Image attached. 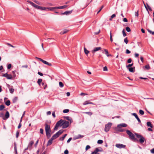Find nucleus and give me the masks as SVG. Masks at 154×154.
Instances as JSON below:
<instances>
[{
	"instance_id": "nucleus-1",
	"label": "nucleus",
	"mask_w": 154,
	"mask_h": 154,
	"mask_svg": "<svg viewBox=\"0 0 154 154\" xmlns=\"http://www.w3.org/2000/svg\"><path fill=\"white\" fill-rule=\"evenodd\" d=\"M126 133L128 135L129 138L133 141L135 142H138L139 141L140 143H143L145 140V138L141 135L138 134L137 133H135V134L136 137L139 139H137L135 137L134 135L130 131L127 130L126 131Z\"/></svg>"
},
{
	"instance_id": "nucleus-2",
	"label": "nucleus",
	"mask_w": 154,
	"mask_h": 154,
	"mask_svg": "<svg viewBox=\"0 0 154 154\" xmlns=\"http://www.w3.org/2000/svg\"><path fill=\"white\" fill-rule=\"evenodd\" d=\"M27 2L30 3L32 6L37 9H39L41 10L46 11V7L40 6L36 5L30 1H27Z\"/></svg>"
},
{
	"instance_id": "nucleus-3",
	"label": "nucleus",
	"mask_w": 154,
	"mask_h": 154,
	"mask_svg": "<svg viewBox=\"0 0 154 154\" xmlns=\"http://www.w3.org/2000/svg\"><path fill=\"white\" fill-rule=\"evenodd\" d=\"M63 118L67 120L66 121V120H65L64 122L66 123V125H69L73 122L72 119L70 117L64 116Z\"/></svg>"
},
{
	"instance_id": "nucleus-4",
	"label": "nucleus",
	"mask_w": 154,
	"mask_h": 154,
	"mask_svg": "<svg viewBox=\"0 0 154 154\" xmlns=\"http://www.w3.org/2000/svg\"><path fill=\"white\" fill-rule=\"evenodd\" d=\"M9 112L7 111L4 115L3 112L0 113V117L2 118L4 120H6L9 117Z\"/></svg>"
},
{
	"instance_id": "nucleus-5",
	"label": "nucleus",
	"mask_w": 154,
	"mask_h": 154,
	"mask_svg": "<svg viewBox=\"0 0 154 154\" xmlns=\"http://www.w3.org/2000/svg\"><path fill=\"white\" fill-rule=\"evenodd\" d=\"M45 130L46 135L47 137L49 138L50 137L51 135V130L50 126H45Z\"/></svg>"
},
{
	"instance_id": "nucleus-6",
	"label": "nucleus",
	"mask_w": 154,
	"mask_h": 154,
	"mask_svg": "<svg viewBox=\"0 0 154 154\" xmlns=\"http://www.w3.org/2000/svg\"><path fill=\"white\" fill-rule=\"evenodd\" d=\"M127 126H117L115 128V130L119 132H124L125 131V130L122 128V127H126Z\"/></svg>"
},
{
	"instance_id": "nucleus-7",
	"label": "nucleus",
	"mask_w": 154,
	"mask_h": 154,
	"mask_svg": "<svg viewBox=\"0 0 154 154\" xmlns=\"http://www.w3.org/2000/svg\"><path fill=\"white\" fill-rule=\"evenodd\" d=\"M2 76L6 77L8 79H12V76L11 74H8L7 73L2 75Z\"/></svg>"
},
{
	"instance_id": "nucleus-8",
	"label": "nucleus",
	"mask_w": 154,
	"mask_h": 154,
	"mask_svg": "<svg viewBox=\"0 0 154 154\" xmlns=\"http://www.w3.org/2000/svg\"><path fill=\"white\" fill-rule=\"evenodd\" d=\"M65 120L61 119L55 125H64L66 123H64Z\"/></svg>"
},
{
	"instance_id": "nucleus-9",
	"label": "nucleus",
	"mask_w": 154,
	"mask_h": 154,
	"mask_svg": "<svg viewBox=\"0 0 154 154\" xmlns=\"http://www.w3.org/2000/svg\"><path fill=\"white\" fill-rule=\"evenodd\" d=\"M102 150H100L99 149V148H96L94 150L93 152L91 154H99V153H98V152H101L102 151Z\"/></svg>"
},
{
	"instance_id": "nucleus-10",
	"label": "nucleus",
	"mask_w": 154,
	"mask_h": 154,
	"mask_svg": "<svg viewBox=\"0 0 154 154\" xmlns=\"http://www.w3.org/2000/svg\"><path fill=\"white\" fill-rule=\"evenodd\" d=\"M143 3L144 4V5L145 6V8H146V10L148 12H149L148 10H149L150 11H152V9L151 8V7L149 6L148 4L146 3V5L144 2H143Z\"/></svg>"
},
{
	"instance_id": "nucleus-11",
	"label": "nucleus",
	"mask_w": 154,
	"mask_h": 154,
	"mask_svg": "<svg viewBox=\"0 0 154 154\" xmlns=\"http://www.w3.org/2000/svg\"><path fill=\"white\" fill-rule=\"evenodd\" d=\"M116 146L119 148L121 149L122 148H125L126 146L122 144L118 143L116 144Z\"/></svg>"
},
{
	"instance_id": "nucleus-12",
	"label": "nucleus",
	"mask_w": 154,
	"mask_h": 154,
	"mask_svg": "<svg viewBox=\"0 0 154 154\" xmlns=\"http://www.w3.org/2000/svg\"><path fill=\"white\" fill-rule=\"evenodd\" d=\"M101 49V48L100 47L94 48L93 50H92V52L93 54H94V52L100 50Z\"/></svg>"
},
{
	"instance_id": "nucleus-13",
	"label": "nucleus",
	"mask_w": 154,
	"mask_h": 154,
	"mask_svg": "<svg viewBox=\"0 0 154 154\" xmlns=\"http://www.w3.org/2000/svg\"><path fill=\"white\" fill-rule=\"evenodd\" d=\"M56 9V7H46V11H54V9Z\"/></svg>"
},
{
	"instance_id": "nucleus-14",
	"label": "nucleus",
	"mask_w": 154,
	"mask_h": 154,
	"mask_svg": "<svg viewBox=\"0 0 154 154\" xmlns=\"http://www.w3.org/2000/svg\"><path fill=\"white\" fill-rule=\"evenodd\" d=\"M88 104H92L93 105H95V104L93 103L92 102H89V100L85 101L83 103V104L84 105H87Z\"/></svg>"
},
{
	"instance_id": "nucleus-15",
	"label": "nucleus",
	"mask_w": 154,
	"mask_h": 154,
	"mask_svg": "<svg viewBox=\"0 0 154 154\" xmlns=\"http://www.w3.org/2000/svg\"><path fill=\"white\" fill-rule=\"evenodd\" d=\"M132 115L135 117V118L137 119L139 122H141V121L140 119L138 118L137 115L136 113H133L132 114Z\"/></svg>"
},
{
	"instance_id": "nucleus-16",
	"label": "nucleus",
	"mask_w": 154,
	"mask_h": 154,
	"mask_svg": "<svg viewBox=\"0 0 154 154\" xmlns=\"http://www.w3.org/2000/svg\"><path fill=\"white\" fill-rule=\"evenodd\" d=\"M36 59H38L40 61H42V62H43L44 64H46V63H47V62L43 60V59L38 57H36L35 58Z\"/></svg>"
},
{
	"instance_id": "nucleus-17",
	"label": "nucleus",
	"mask_w": 154,
	"mask_h": 154,
	"mask_svg": "<svg viewBox=\"0 0 154 154\" xmlns=\"http://www.w3.org/2000/svg\"><path fill=\"white\" fill-rule=\"evenodd\" d=\"M53 140L51 138L48 141V143H47V146H49V145H51L52 143V142H53Z\"/></svg>"
},
{
	"instance_id": "nucleus-18",
	"label": "nucleus",
	"mask_w": 154,
	"mask_h": 154,
	"mask_svg": "<svg viewBox=\"0 0 154 154\" xmlns=\"http://www.w3.org/2000/svg\"><path fill=\"white\" fill-rule=\"evenodd\" d=\"M67 7V5H64L63 6H59V7H56V9H64V8H66Z\"/></svg>"
},
{
	"instance_id": "nucleus-19",
	"label": "nucleus",
	"mask_w": 154,
	"mask_h": 154,
	"mask_svg": "<svg viewBox=\"0 0 154 154\" xmlns=\"http://www.w3.org/2000/svg\"><path fill=\"white\" fill-rule=\"evenodd\" d=\"M110 126H105L104 129L105 131L106 132L108 131L110 128Z\"/></svg>"
},
{
	"instance_id": "nucleus-20",
	"label": "nucleus",
	"mask_w": 154,
	"mask_h": 154,
	"mask_svg": "<svg viewBox=\"0 0 154 154\" xmlns=\"http://www.w3.org/2000/svg\"><path fill=\"white\" fill-rule=\"evenodd\" d=\"M51 124V122L50 120H47L45 122V125H49Z\"/></svg>"
},
{
	"instance_id": "nucleus-21",
	"label": "nucleus",
	"mask_w": 154,
	"mask_h": 154,
	"mask_svg": "<svg viewBox=\"0 0 154 154\" xmlns=\"http://www.w3.org/2000/svg\"><path fill=\"white\" fill-rule=\"evenodd\" d=\"M72 12V11H66L64 13H62V14H65L66 15H68L69 14H70Z\"/></svg>"
},
{
	"instance_id": "nucleus-22",
	"label": "nucleus",
	"mask_w": 154,
	"mask_h": 154,
	"mask_svg": "<svg viewBox=\"0 0 154 154\" xmlns=\"http://www.w3.org/2000/svg\"><path fill=\"white\" fill-rule=\"evenodd\" d=\"M58 137H59L58 136V135L56 133L52 137H51V138L53 140H54L55 139L57 138Z\"/></svg>"
},
{
	"instance_id": "nucleus-23",
	"label": "nucleus",
	"mask_w": 154,
	"mask_h": 154,
	"mask_svg": "<svg viewBox=\"0 0 154 154\" xmlns=\"http://www.w3.org/2000/svg\"><path fill=\"white\" fill-rule=\"evenodd\" d=\"M104 51L105 52V54L107 57H109V56H111V55L110 54H109L108 51L107 49H104Z\"/></svg>"
},
{
	"instance_id": "nucleus-24",
	"label": "nucleus",
	"mask_w": 154,
	"mask_h": 154,
	"mask_svg": "<svg viewBox=\"0 0 154 154\" xmlns=\"http://www.w3.org/2000/svg\"><path fill=\"white\" fill-rule=\"evenodd\" d=\"M135 67H130L128 68L129 71L131 72H134L135 71Z\"/></svg>"
},
{
	"instance_id": "nucleus-25",
	"label": "nucleus",
	"mask_w": 154,
	"mask_h": 154,
	"mask_svg": "<svg viewBox=\"0 0 154 154\" xmlns=\"http://www.w3.org/2000/svg\"><path fill=\"white\" fill-rule=\"evenodd\" d=\"M63 132V130H60L57 132L56 134L58 135V136L59 137V136Z\"/></svg>"
},
{
	"instance_id": "nucleus-26",
	"label": "nucleus",
	"mask_w": 154,
	"mask_h": 154,
	"mask_svg": "<svg viewBox=\"0 0 154 154\" xmlns=\"http://www.w3.org/2000/svg\"><path fill=\"white\" fill-rule=\"evenodd\" d=\"M34 142L33 140H31V141H30L28 147H31L32 146V145L34 144Z\"/></svg>"
},
{
	"instance_id": "nucleus-27",
	"label": "nucleus",
	"mask_w": 154,
	"mask_h": 154,
	"mask_svg": "<svg viewBox=\"0 0 154 154\" xmlns=\"http://www.w3.org/2000/svg\"><path fill=\"white\" fill-rule=\"evenodd\" d=\"M14 149L15 154H17V146H16V144L15 143H14Z\"/></svg>"
},
{
	"instance_id": "nucleus-28",
	"label": "nucleus",
	"mask_w": 154,
	"mask_h": 154,
	"mask_svg": "<svg viewBox=\"0 0 154 154\" xmlns=\"http://www.w3.org/2000/svg\"><path fill=\"white\" fill-rule=\"evenodd\" d=\"M42 79H38L37 82L39 85H41V83L42 82Z\"/></svg>"
},
{
	"instance_id": "nucleus-29",
	"label": "nucleus",
	"mask_w": 154,
	"mask_h": 154,
	"mask_svg": "<svg viewBox=\"0 0 154 154\" xmlns=\"http://www.w3.org/2000/svg\"><path fill=\"white\" fill-rule=\"evenodd\" d=\"M68 32V30H67L66 29H65V30H64L63 31H61L60 32V33L61 35H63V34H64Z\"/></svg>"
},
{
	"instance_id": "nucleus-30",
	"label": "nucleus",
	"mask_w": 154,
	"mask_h": 154,
	"mask_svg": "<svg viewBox=\"0 0 154 154\" xmlns=\"http://www.w3.org/2000/svg\"><path fill=\"white\" fill-rule=\"evenodd\" d=\"M84 51L86 55H87L89 53V51L85 47L84 48Z\"/></svg>"
},
{
	"instance_id": "nucleus-31",
	"label": "nucleus",
	"mask_w": 154,
	"mask_h": 154,
	"mask_svg": "<svg viewBox=\"0 0 154 154\" xmlns=\"http://www.w3.org/2000/svg\"><path fill=\"white\" fill-rule=\"evenodd\" d=\"M66 134H64V135L63 137H61L60 138V140L61 141H63L64 140L65 137L66 136Z\"/></svg>"
},
{
	"instance_id": "nucleus-32",
	"label": "nucleus",
	"mask_w": 154,
	"mask_h": 154,
	"mask_svg": "<svg viewBox=\"0 0 154 154\" xmlns=\"http://www.w3.org/2000/svg\"><path fill=\"white\" fill-rule=\"evenodd\" d=\"M18 99V98L17 97H14L12 100V101L13 103H16Z\"/></svg>"
},
{
	"instance_id": "nucleus-33",
	"label": "nucleus",
	"mask_w": 154,
	"mask_h": 154,
	"mask_svg": "<svg viewBox=\"0 0 154 154\" xmlns=\"http://www.w3.org/2000/svg\"><path fill=\"white\" fill-rule=\"evenodd\" d=\"M84 113L87 114L90 116H91L93 114L91 112H83Z\"/></svg>"
},
{
	"instance_id": "nucleus-34",
	"label": "nucleus",
	"mask_w": 154,
	"mask_h": 154,
	"mask_svg": "<svg viewBox=\"0 0 154 154\" xmlns=\"http://www.w3.org/2000/svg\"><path fill=\"white\" fill-rule=\"evenodd\" d=\"M150 126V128H148L147 130L149 131H152L153 130L152 129V128H153V126Z\"/></svg>"
},
{
	"instance_id": "nucleus-35",
	"label": "nucleus",
	"mask_w": 154,
	"mask_h": 154,
	"mask_svg": "<svg viewBox=\"0 0 154 154\" xmlns=\"http://www.w3.org/2000/svg\"><path fill=\"white\" fill-rule=\"evenodd\" d=\"M145 68L147 70H149L150 69V67L149 64H147L145 66Z\"/></svg>"
},
{
	"instance_id": "nucleus-36",
	"label": "nucleus",
	"mask_w": 154,
	"mask_h": 154,
	"mask_svg": "<svg viewBox=\"0 0 154 154\" xmlns=\"http://www.w3.org/2000/svg\"><path fill=\"white\" fill-rule=\"evenodd\" d=\"M5 103L7 106H9L11 102L9 100H8L5 102Z\"/></svg>"
},
{
	"instance_id": "nucleus-37",
	"label": "nucleus",
	"mask_w": 154,
	"mask_h": 154,
	"mask_svg": "<svg viewBox=\"0 0 154 154\" xmlns=\"http://www.w3.org/2000/svg\"><path fill=\"white\" fill-rule=\"evenodd\" d=\"M32 1L35 2V3L37 4L38 5H41L42 4H41L40 2H39L38 1L36 0H32Z\"/></svg>"
},
{
	"instance_id": "nucleus-38",
	"label": "nucleus",
	"mask_w": 154,
	"mask_h": 154,
	"mask_svg": "<svg viewBox=\"0 0 154 154\" xmlns=\"http://www.w3.org/2000/svg\"><path fill=\"white\" fill-rule=\"evenodd\" d=\"M5 108V106L4 105H0V111L3 110Z\"/></svg>"
},
{
	"instance_id": "nucleus-39",
	"label": "nucleus",
	"mask_w": 154,
	"mask_h": 154,
	"mask_svg": "<svg viewBox=\"0 0 154 154\" xmlns=\"http://www.w3.org/2000/svg\"><path fill=\"white\" fill-rule=\"evenodd\" d=\"M10 92L11 94H13L14 92V89L13 88H10L9 89Z\"/></svg>"
},
{
	"instance_id": "nucleus-40",
	"label": "nucleus",
	"mask_w": 154,
	"mask_h": 154,
	"mask_svg": "<svg viewBox=\"0 0 154 154\" xmlns=\"http://www.w3.org/2000/svg\"><path fill=\"white\" fill-rule=\"evenodd\" d=\"M148 32L151 34L152 35H154V32L152 31L151 30H149V29H147Z\"/></svg>"
},
{
	"instance_id": "nucleus-41",
	"label": "nucleus",
	"mask_w": 154,
	"mask_h": 154,
	"mask_svg": "<svg viewBox=\"0 0 154 154\" xmlns=\"http://www.w3.org/2000/svg\"><path fill=\"white\" fill-rule=\"evenodd\" d=\"M84 137V136L81 135H79L76 138V139H78L79 138H82Z\"/></svg>"
},
{
	"instance_id": "nucleus-42",
	"label": "nucleus",
	"mask_w": 154,
	"mask_h": 154,
	"mask_svg": "<svg viewBox=\"0 0 154 154\" xmlns=\"http://www.w3.org/2000/svg\"><path fill=\"white\" fill-rule=\"evenodd\" d=\"M133 65V63H132L131 64H129L128 65L126 66V67L127 68H129L131 67Z\"/></svg>"
},
{
	"instance_id": "nucleus-43",
	"label": "nucleus",
	"mask_w": 154,
	"mask_h": 154,
	"mask_svg": "<svg viewBox=\"0 0 154 154\" xmlns=\"http://www.w3.org/2000/svg\"><path fill=\"white\" fill-rule=\"evenodd\" d=\"M59 86H60V87H61V88L63 87L64 86L62 82H59Z\"/></svg>"
},
{
	"instance_id": "nucleus-44",
	"label": "nucleus",
	"mask_w": 154,
	"mask_h": 154,
	"mask_svg": "<svg viewBox=\"0 0 154 154\" xmlns=\"http://www.w3.org/2000/svg\"><path fill=\"white\" fill-rule=\"evenodd\" d=\"M122 34H123V36L124 37H125L127 35H126V33L125 32V30L124 29H123V30L122 31Z\"/></svg>"
},
{
	"instance_id": "nucleus-45",
	"label": "nucleus",
	"mask_w": 154,
	"mask_h": 154,
	"mask_svg": "<svg viewBox=\"0 0 154 154\" xmlns=\"http://www.w3.org/2000/svg\"><path fill=\"white\" fill-rule=\"evenodd\" d=\"M103 141L102 140H99L97 141V143L99 144H101L103 143Z\"/></svg>"
},
{
	"instance_id": "nucleus-46",
	"label": "nucleus",
	"mask_w": 154,
	"mask_h": 154,
	"mask_svg": "<svg viewBox=\"0 0 154 154\" xmlns=\"http://www.w3.org/2000/svg\"><path fill=\"white\" fill-rule=\"evenodd\" d=\"M19 133H20L19 131H17L16 133V137L17 138L18 137Z\"/></svg>"
},
{
	"instance_id": "nucleus-47",
	"label": "nucleus",
	"mask_w": 154,
	"mask_h": 154,
	"mask_svg": "<svg viewBox=\"0 0 154 154\" xmlns=\"http://www.w3.org/2000/svg\"><path fill=\"white\" fill-rule=\"evenodd\" d=\"M126 30L127 32H130L131 31V29H130V28L128 26L126 28Z\"/></svg>"
},
{
	"instance_id": "nucleus-48",
	"label": "nucleus",
	"mask_w": 154,
	"mask_h": 154,
	"mask_svg": "<svg viewBox=\"0 0 154 154\" xmlns=\"http://www.w3.org/2000/svg\"><path fill=\"white\" fill-rule=\"evenodd\" d=\"M124 42L126 44H127L128 42V40L127 39V37L126 38L124 39Z\"/></svg>"
},
{
	"instance_id": "nucleus-49",
	"label": "nucleus",
	"mask_w": 154,
	"mask_h": 154,
	"mask_svg": "<svg viewBox=\"0 0 154 154\" xmlns=\"http://www.w3.org/2000/svg\"><path fill=\"white\" fill-rule=\"evenodd\" d=\"M16 71H12V74L13 75L14 77H15L16 76V75L15 74Z\"/></svg>"
},
{
	"instance_id": "nucleus-50",
	"label": "nucleus",
	"mask_w": 154,
	"mask_h": 154,
	"mask_svg": "<svg viewBox=\"0 0 154 154\" xmlns=\"http://www.w3.org/2000/svg\"><path fill=\"white\" fill-rule=\"evenodd\" d=\"M69 111V110L68 109H65L63 110V113H67Z\"/></svg>"
},
{
	"instance_id": "nucleus-51",
	"label": "nucleus",
	"mask_w": 154,
	"mask_h": 154,
	"mask_svg": "<svg viewBox=\"0 0 154 154\" xmlns=\"http://www.w3.org/2000/svg\"><path fill=\"white\" fill-rule=\"evenodd\" d=\"M116 15H115V14H112V15L111 16V18H110V19H109V20H112V19L113 18H114V17H116Z\"/></svg>"
},
{
	"instance_id": "nucleus-52",
	"label": "nucleus",
	"mask_w": 154,
	"mask_h": 154,
	"mask_svg": "<svg viewBox=\"0 0 154 154\" xmlns=\"http://www.w3.org/2000/svg\"><path fill=\"white\" fill-rule=\"evenodd\" d=\"M139 113L141 114V115H143L144 114V111L141 110V109H140L139 110Z\"/></svg>"
},
{
	"instance_id": "nucleus-53",
	"label": "nucleus",
	"mask_w": 154,
	"mask_h": 154,
	"mask_svg": "<svg viewBox=\"0 0 154 154\" xmlns=\"http://www.w3.org/2000/svg\"><path fill=\"white\" fill-rule=\"evenodd\" d=\"M110 40L111 42H112L113 41V39L112 38V33H111V31H110Z\"/></svg>"
},
{
	"instance_id": "nucleus-54",
	"label": "nucleus",
	"mask_w": 154,
	"mask_h": 154,
	"mask_svg": "<svg viewBox=\"0 0 154 154\" xmlns=\"http://www.w3.org/2000/svg\"><path fill=\"white\" fill-rule=\"evenodd\" d=\"M132 61V59L131 58H129L127 60V63H130Z\"/></svg>"
},
{
	"instance_id": "nucleus-55",
	"label": "nucleus",
	"mask_w": 154,
	"mask_h": 154,
	"mask_svg": "<svg viewBox=\"0 0 154 154\" xmlns=\"http://www.w3.org/2000/svg\"><path fill=\"white\" fill-rule=\"evenodd\" d=\"M90 148V146L88 145H87L86 147V148H85V149L86 150H88V149H89Z\"/></svg>"
},
{
	"instance_id": "nucleus-56",
	"label": "nucleus",
	"mask_w": 154,
	"mask_h": 154,
	"mask_svg": "<svg viewBox=\"0 0 154 154\" xmlns=\"http://www.w3.org/2000/svg\"><path fill=\"white\" fill-rule=\"evenodd\" d=\"M11 66V64H8L7 66V68L8 69H10Z\"/></svg>"
},
{
	"instance_id": "nucleus-57",
	"label": "nucleus",
	"mask_w": 154,
	"mask_h": 154,
	"mask_svg": "<svg viewBox=\"0 0 154 154\" xmlns=\"http://www.w3.org/2000/svg\"><path fill=\"white\" fill-rule=\"evenodd\" d=\"M131 53V51L128 49H127L126 51V53L127 54H129Z\"/></svg>"
},
{
	"instance_id": "nucleus-58",
	"label": "nucleus",
	"mask_w": 154,
	"mask_h": 154,
	"mask_svg": "<svg viewBox=\"0 0 154 154\" xmlns=\"http://www.w3.org/2000/svg\"><path fill=\"white\" fill-rule=\"evenodd\" d=\"M103 6H102L101 7V8L97 12V14H98L101 10L102 9V8H103Z\"/></svg>"
},
{
	"instance_id": "nucleus-59",
	"label": "nucleus",
	"mask_w": 154,
	"mask_h": 154,
	"mask_svg": "<svg viewBox=\"0 0 154 154\" xmlns=\"http://www.w3.org/2000/svg\"><path fill=\"white\" fill-rule=\"evenodd\" d=\"M40 133H41L42 134H43V130L42 129V128H41L40 129Z\"/></svg>"
},
{
	"instance_id": "nucleus-60",
	"label": "nucleus",
	"mask_w": 154,
	"mask_h": 154,
	"mask_svg": "<svg viewBox=\"0 0 154 154\" xmlns=\"http://www.w3.org/2000/svg\"><path fill=\"white\" fill-rule=\"evenodd\" d=\"M146 125H152L151 122H148L146 123Z\"/></svg>"
},
{
	"instance_id": "nucleus-61",
	"label": "nucleus",
	"mask_w": 154,
	"mask_h": 154,
	"mask_svg": "<svg viewBox=\"0 0 154 154\" xmlns=\"http://www.w3.org/2000/svg\"><path fill=\"white\" fill-rule=\"evenodd\" d=\"M134 56H135V57H138V56H139V54L138 53H135L134 54Z\"/></svg>"
},
{
	"instance_id": "nucleus-62",
	"label": "nucleus",
	"mask_w": 154,
	"mask_h": 154,
	"mask_svg": "<svg viewBox=\"0 0 154 154\" xmlns=\"http://www.w3.org/2000/svg\"><path fill=\"white\" fill-rule=\"evenodd\" d=\"M64 153L65 154H68L69 153L68 151L67 150V149L64 152Z\"/></svg>"
},
{
	"instance_id": "nucleus-63",
	"label": "nucleus",
	"mask_w": 154,
	"mask_h": 154,
	"mask_svg": "<svg viewBox=\"0 0 154 154\" xmlns=\"http://www.w3.org/2000/svg\"><path fill=\"white\" fill-rule=\"evenodd\" d=\"M140 59L142 63H143L144 62L143 57H142L141 56L140 57Z\"/></svg>"
},
{
	"instance_id": "nucleus-64",
	"label": "nucleus",
	"mask_w": 154,
	"mask_h": 154,
	"mask_svg": "<svg viewBox=\"0 0 154 154\" xmlns=\"http://www.w3.org/2000/svg\"><path fill=\"white\" fill-rule=\"evenodd\" d=\"M103 71H107V67L106 66L104 67L103 68Z\"/></svg>"
}]
</instances>
